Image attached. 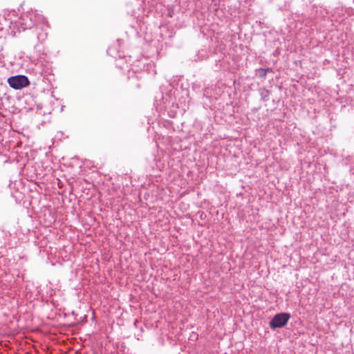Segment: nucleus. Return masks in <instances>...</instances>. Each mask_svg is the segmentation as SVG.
I'll return each instance as SVG.
<instances>
[{"label": "nucleus", "instance_id": "2", "mask_svg": "<svg viewBox=\"0 0 354 354\" xmlns=\"http://www.w3.org/2000/svg\"><path fill=\"white\" fill-rule=\"evenodd\" d=\"M8 83L15 89H21L30 84L28 77L24 75L10 77L8 79Z\"/></svg>", "mask_w": 354, "mask_h": 354}, {"label": "nucleus", "instance_id": "1", "mask_svg": "<svg viewBox=\"0 0 354 354\" xmlns=\"http://www.w3.org/2000/svg\"><path fill=\"white\" fill-rule=\"evenodd\" d=\"M290 315L287 313H281L275 315L270 322V326L272 329L282 328L286 325Z\"/></svg>", "mask_w": 354, "mask_h": 354}, {"label": "nucleus", "instance_id": "4", "mask_svg": "<svg viewBox=\"0 0 354 354\" xmlns=\"http://www.w3.org/2000/svg\"><path fill=\"white\" fill-rule=\"evenodd\" d=\"M140 86H140V84H136V88H140Z\"/></svg>", "mask_w": 354, "mask_h": 354}, {"label": "nucleus", "instance_id": "3", "mask_svg": "<svg viewBox=\"0 0 354 354\" xmlns=\"http://www.w3.org/2000/svg\"><path fill=\"white\" fill-rule=\"evenodd\" d=\"M271 68H267L265 69H263V73L261 75V77H265L266 75L267 72L271 71Z\"/></svg>", "mask_w": 354, "mask_h": 354}]
</instances>
